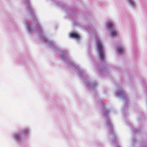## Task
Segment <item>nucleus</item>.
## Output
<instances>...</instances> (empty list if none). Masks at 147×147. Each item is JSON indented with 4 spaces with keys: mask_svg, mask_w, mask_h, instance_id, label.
Masks as SVG:
<instances>
[{
    "mask_svg": "<svg viewBox=\"0 0 147 147\" xmlns=\"http://www.w3.org/2000/svg\"><path fill=\"white\" fill-rule=\"evenodd\" d=\"M97 47L99 54L100 59L103 61L105 58V55L103 49L102 43L100 41H97Z\"/></svg>",
    "mask_w": 147,
    "mask_h": 147,
    "instance_id": "f257e3e1",
    "label": "nucleus"
},
{
    "mask_svg": "<svg viewBox=\"0 0 147 147\" xmlns=\"http://www.w3.org/2000/svg\"><path fill=\"white\" fill-rule=\"evenodd\" d=\"M114 25L112 22H109L107 23V27L109 29H111L112 30L111 32V34L112 36H116L117 33L116 31L113 29Z\"/></svg>",
    "mask_w": 147,
    "mask_h": 147,
    "instance_id": "f03ea898",
    "label": "nucleus"
},
{
    "mask_svg": "<svg viewBox=\"0 0 147 147\" xmlns=\"http://www.w3.org/2000/svg\"><path fill=\"white\" fill-rule=\"evenodd\" d=\"M70 37L75 38L77 39H79L80 38V36L76 32H72L70 34Z\"/></svg>",
    "mask_w": 147,
    "mask_h": 147,
    "instance_id": "7ed1b4c3",
    "label": "nucleus"
},
{
    "mask_svg": "<svg viewBox=\"0 0 147 147\" xmlns=\"http://www.w3.org/2000/svg\"><path fill=\"white\" fill-rule=\"evenodd\" d=\"M123 51V48L119 47L118 48V51L119 53L121 54L122 53Z\"/></svg>",
    "mask_w": 147,
    "mask_h": 147,
    "instance_id": "20e7f679",
    "label": "nucleus"
},
{
    "mask_svg": "<svg viewBox=\"0 0 147 147\" xmlns=\"http://www.w3.org/2000/svg\"><path fill=\"white\" fill-rule=\"evenodd\" d=\"M14 136L15 138L17 139H19L20 137L19 135L18 134H15V135Z\"/></svg>",
    "mask_w": 147,
    "mask_h": 147,
    "instance_id": "39448f33",
    "label": "nucleus"
},
{
    "mask_svg": "<svg viewBox=\"0 0 147 147\" xmlns=\"http://www.w3.org/2000/svg\"><path fill=\"white\" fill-rule=\"evenodd\" d=\"M128 1L130 4H131L132 5H133L134 2L132 0H128Z\"/></svg>",
    "mask_w": 147,
    "mask_h": 147,
    "instance_id": "423d86ee",
    "label": "nucleus"
},
{
    "mask_svg": "<svg viewBox=\"0 0 147 147\" xmlns=\"http://www.w3.org/2000/svg\"><path fill=\"white\" fill-rule=\"evenodd\" d=\"M24 132L25 133H27L28 132V131L27 129H26L24 131Z\"/></svg>",
    "mask_w": 147,
    "mask_h": 147,
    "instance_id": "0eeeda50",
    "label": "nucleus"
}]
</instances>
